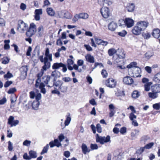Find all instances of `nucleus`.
<instances>
[{
  "mask_svg": "<svg viewBox=\"0 0 160 160\" xmlns=\"http://www.w3.org/2000/svg\"><path fill=\"white\" fill-rule=\"evenodd\" d=\"M45 57L44 58L43 55L40 56L39 58L42 62H44V65L42 66V69H41V72L37 75L38 78H40L44 73V70L46 71L49 69L51 66L50 62L52 61V54L49 53V50L48 48H47L45 54Z\"/></svg>",
  "mask_w": 160,
  "mask_h": 160,
  "instance_id": "obj_1",
  "label": "nucleus"
},
{
  "mask_svg": "<svg viewBox=\"0 0 160 160\" xmlns=\"http://www.w3.org/2000/svg\"><path fill=\"white\" fill-rule=\"evenodd\" d=\"M148 25V23L146 21L138 22L132 29V33L135 35H139L142 31L145 30Z\"/></svg>",
  "mask_w": 160,
  "mask_h": 160,
  "instance_id": "obj_2",
  "label": "nucleus"
},
{
  "mask_svg": "<svg viewBox=\"0 0 160 160\" xmlns=\"http://www.w3.org/2000/svg\"><path fill=\"white\" fill-rule=\"evenodd\" d=\"M96 141L99 142L101 144H103L105 143L110 142V136L108 135L106 137L104 136H100L98 134H96Z\"/></svg>",
  "mask_w": 160,
  "mask_h": 160,
  "instance_id": "obj_3",
  "label": "nucleus"
},
{
  "mask_svg": "<svg viewBox=\"0 0 160 160\" xmlns=\"http://www.w3.org/2000/svg\"><path fill=\"white\" fill-rule=\"evenodd\" d=\"M28 25L22 21L20 20L18 21L17 30L21 33H24L28 28Z\"/></svg>",
  "mask_w": 160,
  "mask_h": 160,
  "instance_id": "obj_4",
  "label": "nucleus"
},
{
  "mask_svg": "<svg viewBox=\"0 0 160 160\" xmlns=\"http://www.w3.org/2000/svg\"><path fill=\"white\" fill-rule=\"evenodd\" d=\"M36 31V26L34 23L30 24L29 28L26 32V35L28 37H32Z\"/></svg>",
  "mask_w": 160,
  "mask_h": 160,
  "instance_id": "obj_5",
  "label": "nucleus"
},
{
  "mask_svg": "<svg viewBox=\"0 0 160 160\" xmlns=\"http://www.w3.org/2000/svg\"><path fill=\"white\" fill-rule=\"evenodd\" d=\"M100 12L102 16L106 18H108L111 15L109 8L106 7H102L100 9Z\"/></svg>",
  "mask_w": 160,
  "mask_h": 160,
  "instance_id": "obj_6",
  "label": "nucleus"
},
{
  "mask_svg": "<svg viewBox=\"0 0 160 160\" xmlns=\"http://www.w3.org/2000/svg\"><path fill=\"white\" fill-rule=\"evenodd\" d=\"M116 84L117 81L116 80L112 78H108L106 81L105 82L106 86L111 88H115Z\"/></svg>",
  "mask_w": 160,
  "mask_h": 160,
  "instance_id": "obj_7",
  "label": "nucleus"
},
{
  "mask_svg": "<svg viewBox=\"0 0 160 160\" xmlns=\"http://www.w3.org/2000/svg\"><path fill=\"white\" fill-rule=\"evenodd\" d=\"M132 71V76L134 77H140L141 76L140 75L141 70L140 68L138 67H136L133 68Z\"/></svg>",
  "mask_w": 160,
  "mask_h": 160,
  "instance_id": "obj_8",
  "label": "nucleus"
},
{
  "mask_svg": "<svg viewBox=\"0 0 160 160\" xmlns=\"http://www.w3.org/2000/svg\"><path fill=\"white\" fill-rule=\"evenodd\" d=\"M59 14L61 15L60 17L62 18H65L67 19H70L72 18V15L70 13L64 10L61 11Z\"/></svg>",
  "mask_w": 160,
  "mask_h": 160,
  "instance_id": "obj_9",
  "label": "nucleus"
},
{
  "mask_svg": "<svg viewBox=\"0 0 160 160\" xmlns=\"http://www.w3.org/2000/svg\"><path fill=\"white\" fill-rule=\"evenodd\" d=\"M42 81L48 87H52L51 86V82L52 80H51V77L50 76H45L42 78Z\"/></svg>",
  "mask_w": 160,
  "mask_h": 160,
  "instance_id": "obj_10",
  "label": "nucleus"
},
{
  "mask_svg": "<svg viewBox=\"0 0 160 160\" xmlns=\"http://www.w3.org/2000/svg\"><path fill=\"white\" fill-rule=\"evenodd\" d=\"M123 82L126 84L131 85L133 83L134 80L130 77L127 76L123 78Z\"/></svg>",
  "mask_w": 160,
  "mask_h": 160,
  "instance_id": "obj_11",
  "label": "nucleus"
},
{
  "mask_svg": "<svg viewBox=\"0 0 160 160\" xmlns=\"http://www.w3.org/2000/svg\"><path fill=\"white\" fill-rule=\"evenodd\" d=\"M152 36L155 38L158 39L160 37V29L158 28H154L152 33Z\"/></svg>",
  "mask_w": 160,
  "mask_h": 160,
  "instance_id": "obj_12",
  "label": "nucleus"
},
{
  "mask_svg": "<svg viewBox=\"0 0 160 160\" xmlns=\"http://www.w3.org/2000/svg\"><path fill=\"white\" fill-rule=\"evenodd\" d=\"M116 53L118 56L120 58H125V53L123 49L118 48L117 50Z\"/></svg>",
  "mask_w": 160,
  "mask_h": 160,
  "instance_id": "obj_13",
  "label": "nucleus"
},
{
  "mask_svg": "<svg viewBox=\"0 0 160 160\" xmlns=\"http://www.w3.org/2000/svg\"><path fill=\"white\" fill-rule=\"evenodd\" d=\"M151 91L152 92L157 94L160 92V84L153 85L151 87Z\"/></svg>",
  "mask_w": 160,
  "mask_h": 160,
  "instance_id": "obj_14",
  "label": "nucleus"
},
{
  "mask_svg": "<svg viewBox=\"0 0 160 160\" xmlns=\"http://www.w3.org/2000/svg\"><path fill=\"white\" fill-rule=\"evenodd\" d=\"M134 21L132 19L130 18H127L125 19V25L127 27L130 28L133 26Z\"/></svg>",
  "mask_w": 160,
  "mask_h": 160,
  "instance_id": "obj_15",
  "label": "nucleus"
},
{
  "mask_svg": "<svg viewBox=\"0 0 160 160\" xmlns=\"http://www.w3.org/2000/svg\"><path fill=\"white\" fill-rule=\"evenodd\" d=\"M117 24L114 22H111L108 25L109 30L111 31H114L117 28Z\"/></svg>",
  "mask_w": 160,
  "mask_h": 160,
  "instance_id": "obj_16",
  "label": "nucleus"
},
{
  "mask_svg": "<svg viewBox=\"0 0 160 160\" xmlns=\"http://www.w3.org/2000/svg\"><path fill=\"white\" fill-rule=\"evenodd\" d=\"M85 58L86 61L90 63H93L95 62L94 57L90 54H87L85 56Z\"/></svg>",
  "mask_w": 160,
  "mask_h": 160,
  "instance_id": "obj_17",
  "label": "nucleus"
},
{
  "mask_svg": "<svg viewBox=\"0 0 160 160\" xmlns=\"http://www.w3.org/2000/svg\"><path fill=\"white\" fill-rule=\"evenodd\" d=\"M60 73L58 71L55 70L53 71L51 74V76L54 77L53 79H52L53 81H56V79L60 76Z\"/></svg>",
  "mask_w": 160,
  "mask_h": 160,
  "instance_id": "obj_18",
  "label": "nucleus"
},
{
  "mask_svg": "<svg viewBox=\"0 0 160 160\" xmlns=\"http://www.w3.org/2000/svg\"><path fill=\"white\" fill-rule=\"evenodd\" d=\"M54 81L52 80V82H51V86H52V87L55 86L57 87L60 88L62 84V81L60 80H58L55 82Z\"/></svg>",
  "mask_w": 160,
  "mask_h": 160,
  "instance_id": "obj_19",
  "label": "nucleus"
},
{
  "mask_svg": "<svg viewBox=\"0 0 160 160\" xmlns=\"http://www.w3.org/2000/svg\"><path fill=\"white\" fill-rule=\"evenodd\" d=\"M22 68L24 70V71L22 72L21 75H20V77L21 79L24 80L25 79L27 76V68L25 67H23Z\"/></svg>",
  "mask_w": 160,
  "mask_h": 160,
  "instance_id": "obj_20",
  "label": "nucleus"
},
{
  "mask_svg": "<svg viewBox=\"0 0 160 160\" xmlns=\"http://www.w3.org/2000/svg\"><path fill=\"white\" fill-rule=\"evenodd\" d=\"M81 148L82 152L85 154H86L88 152H89L90 151V150L88 148L86 145L84 143L82 144Z\"/></svg>",
  "mask_w": 160,
  "mask_h": 160,
  "instance_id": "obj_21",
  "label": "nucleus"
},
{
  "mask_svg": "<svg viewBox=\"0 0 160 160\" xmlns=\"http://www.w3.org/2000/svg\"><path fill=\"white\" fill-rule=\"evenodd\" d=\"M66 119L64 122L65 126L63 127L62 129H63L65 126H68L70 122L71 118L70 117V114L69 113H68V115L66 116Z\"/></svg>",
  "mask_w": 160,
  "mask_h": 160,
  "instance_id": "obj_22",
  "label": "nucleus"
},
{
  "mask_svg": "<svg viewBox=\"0 0 160 160\" xmlns=\"http://www.w3.org/2000/svg\"><path fill=\"white\" fill-rule=\"evenodd\" d=\"M135 6L133 3L128 4L126 7V9L129 12H133Z\"/></svg>",
  "mask_w": 160,
  "mask_h": 160,
  "instance_id": "obj_23",
  "label": "nucleus"
},
{
  "mask_svg": "<svg viewBox=\"0 0 160 160\" xmlns=\"http://www.w3.org/2000/svg\"><path fill=\"white\" fill-rule=\"evenodd\" d=\"M63 63H54L52 66V68L54 69H58L62 67Z\"/></svg>",
  "mask_w": 160,
  "mask_h": 160,
  "instance_id": "obj_24",
  "label": "nucleus"
},
{
  "mask_svg": "<svg viewBox=\"0 0 160 160\" xmlns=\"http://www.w3.org/2000/svg\"><path fill=\"white\" fill-rule=\"evenodd\" d=\"M47 12L48 14L51 16H53L55 14V11L51 8H48L47 9Z\"/></svg>",
  "mask_w": 160,
  "mask_h": 160,
  "instance_id": "obj_25",
  "label": "nucleus"
},
{
  "mask_svg": "<svg viewBox=\"0 0 160 160\" xmlns=\"http://www.w3.org/2000/svg\"><path fill=\"white\" fill-rule=\"evenodd\" d=\"M40 104L39 101H35L33 102L32 103V108L35 110H37Z\"/></svg>",
  "mask_w": 160,
  "mask_h": 160,
  "instance_id": "obj_26",
  "label": "nucleus"
},
{
  "mask_svg": "<svg viewBox=\"0 0 160 160\" xmlns=\"http://www.w3.org/2000/svg\"><path fill=\"white\" fill-rule=\"evenodd\" d=\"M45 84L43 82H41L39 85V88L41 90V92L45 94L46 92Z\"/></svg>",
  "mask_w": 160,
  "mask_h": 160,
  "instance_id": "obj_27",
  "label": "nucleus"
},
{
  "mask_svg": "<svg viewBox=\"0 0 160 160\" xmlns=\"http://www.w3.org/2000/svg\"><path fill=\"white\" fill-rule=\"evenodd\" d=\"M140 95L139 92L137 90L134 91L132 94V97L133 98H136Z\"/></svg>",
  "mask_w": 160,
  "mask_h": 160,
  "instance_id": "obj_28",
  "label": "nucleus"
},
{
  "mask_svg": "<svg viewBox=\"0 0 160 160\" xmlns=\"http://www.w3.org/2000/svg\"><path fill=\"white\" fill-rule=\"evenodd\" d=\"M148 95L149 97L152 99H155L158 97V94L152 92L148 93Z\"/></svg>",
  "mask_w": 160,
  "mask_h": 160,
  "instance_id": "obj_29",
  "label": "nucleus"
},
{
  "mask_svg": "<svg viewBox=\"0 0 160 160\" xmlns=\"http://www.w3.org/2000/svg\"><path fill=\"white\" fill-rule=\"evenodd\" d=\"M137 63L136 62H132L130 63L129 65L127 66V68L129 69H131L132 70V69L136 67V66L137 65Z\"/></svg>",
  "mask_w": 160,
  "mask_h": 160,
  "instance_id": "obj_30",
  "label": "nucleus"
},
{
  "mask_svg": "<svg viewBox=\"0 0 160 160\" xmlns=\"http://www.w3.org/2000/svg\"><path fill=\"white\" fill-rule=\"evenodd\" d=\"M152 84V82H149L145 83L144 85L145 90L146 91H148L150 89V86Z\"/></svg>",
  "mask_w": 160,
  "mask_h": 160,
  "instance_id": "obj_31",
  "label": "nucleus"
},
{
  "mask_svg": "<svg viewBox=\"0 0 160 160\" xmlns=\"http://www.w3.org/2000/svg\"><path fill=\"white\" fill-rule=\"evenodd\" d=\"M10 59L8 57H4L2 59V63L4 64H8L9 62Z\"/></svg>",
  "mask_w": 160,
  "mask_h": 160,
  "instance_id": "obj_32",
  "label": "nucleus"
},
{
  "mask_svg": "<svg viewBox=\"0 0 160 160\" xmlns=\"http://www.w3.org/2000/svg\"><path fill=\"white\" fill-rule=\"evenodd\" d=\"M153 80L156 82H160V72L155 75L153 78Z\"/></svg>",
  "mask_w": 160,
  "mask_h": 160,
  "instance_id": "obj_33",
  "label": "nucleus"
},
{
  "mask_svg": "<svg viewBox=\"0 0 160 160\" xmlns=\"http://www.w3.org/2000/svg\"><path fill=\"white\" fill-rule=\"evenodd\" d=\"M49 148V145L47 144L44 147L42 151L41 152V155H43L47 152Z\"/></svg>",
  "mask_w": 160,
  "mask_h": 160,
  "instance_id": "obj_34",
  "label": "nucleus"
},
{
  "mask_svg": "<svg viewBox=\"0 0 160 160\" xmlns=\"http://www.w3.org/2000/svg\"><path fill=\"white\" fill-rule=\"evenodd\" d=\"M9 40H5L4 42L5 43L4 45V48L5 49L7 50L9 49L10 48V46L9 43L10 42Z\"/></svg>",
  "mask_w": 160,
  "mask_h": 160,
  "instance_id": "obj_35",
  "label": "nucleus"
},
{
  "mask_svg": "<svg viewBox=\"0 0 160 160\" xmlns=\"http://www.w3.org/2000/svg\"><path fill=\"white\" fill-rule=\"evenodd\" d=\"M142 35L145 39H148L151 37L150 33L148 32H143Z\"/></svg>",
  "mask_w": 160,
  "mask_h": 160,
  "instance_id": "obj_36",
  "label": "nucleus"
},
{
  "mask_svg": "<svg viewBox=\"0 0 160 160\" xmlns=\"http://www.w3.org/2000/svg\"><path fill=\"white\" fill-rule=\"evenodd\" d=\"M29 154L30 157L31 158V159L32 158H35L37 157L36 153L35 152L31 151H29Z\"/></svg>",
  "mask_w": 160,
  "mask_h": 160,
  "instance_id": "obj_37",
  "label": "nucleus"
},
{
  "mask_svg": "<svg viewBox=\"0 0 160 160\" xmlns=\"http://www.w3.org/2000/svg\"><path fill=\"white\" fill-rule=\"evenodd\" d=\"M78 15L80 18L86 19L88 18V15L86 13H81Z\"/></svg>",
  "mask_w": 160,
  "mask_h": 160,
  "instance_id": "obj_38",
  "label": "nucleus"
},
{
  "mask_svg": "<svg viewBox=\"0 0 160 160\" xmlns=\"http://www.w3.org/2000/svg\"><path fill=\"white\" fill-rule=\"evenodd\" d=\"M153 55V52L150 51H149L147 52L145 55V57L148 59L150 58Z\"/></svg>",
  "mask_w": 160,
  "mask_h": 160,
  "instance_id": "obj_39",
  "label": "nucleus"
},
{
  "mask_svg": "<svg viewBox=\"0 0 160 160\" xmlns=\"http://www.w3.org/2000/svg\"><path fill=\"white\" fill-rule=\"evenodd\" d=\"M117 51L114 48H111L109 49L108 51V54L110 56H112L114 54L116 53Z\"/></svg>",
  "mask_w": 160,
  "mask_h": 160,
  "instance_id": "obj_40",
  "label": "nucleus"
},
{
  "mask_svg": "<svg viewBox=\"0 0 160 160\" xmlns=\"http://www.w3.org/2000/svg\"><path fill=\"white\" fill-rule=\"evenodd\" d=\"M43 28L42 26H41L38 28V33L40 36H41L43 33Z\"/></svg>",
  "mask_w": 160,
  "mask_h": 160,
  "instance_id": "obj_41",
  "label": "nucleus"
},
{
  "mask_svg": "<svg viewBox=\"0 0 160 160\" xmlns=\"http://www.w3.org/2000/svg\"><path fill=\"white\" fill-rule=\"evenodd\" d=\"M31 141L29 140H26L23 142V146L29 147L30 145Z\"/></svg>",
  "mask_w": 160,
  "mask_h": 160,
  "instance_id": "obj_42",
  "label": "nucleus"
},
{
  "mask_svg": "<svg viewBox=\"0 0 160 160\" xmlns=\"http://www.w3.org/2000/svg\"><path fill=\"white\" fill-rule=\"evenodd\" d=\"M118 25L119 26H122L125 25V20L120 19L118 21Z\"/></svg>",
  "mask_w": 160,
  "mask_h": 160,
  "instance_id": "obj_43",
  "label": "nucleus"
},
{
  "mask_svg": "<svg viewBox=\"0 0 160 160\" xmlns=\"http://www.w3.org/2000/svg\"><path fill=\"white\" fill-rule=\"evenodd\" d=\"M61 92H65L67 91L68 89V87L66 85L61 86L60 87Z\"/></svg>",
  "mask_w": 160,
  "mask_h": 160,
  "instance_id": "obj_44",
  "label": "nucleus"
},
{
  "mask_svg": "<svg viewBox=\"0 0 160 160\" xmlns=\"http://www.w3.org/2000/svg\"><path fill=\"white\" fill-rule=\"evenodd\" d=\"M10 100L11 103H14L17 100L16 96L15 95H12L11 97Z\"/></svg>",
  "mask_w": 160,
  "mask_h": 160,
  "instance_id": "obj_45",
  "label": "nucleus"
},
{
  "mask_svg": "<svg viewBox=\"0 0 160 160\" xmlns=\"http://www.w3.org/2000/svg\"><path fill=\"white\" fill-rule=\"evenodd\" d=\"M73 69L76 70H77L79 72H81L82 71V69L81 68H79V67L78 65L74 64L73 66Z\"/></svg>",
  "mask_w": 160,
  "mask_h": 160,
  "instance_id": "obj_46",
  "label": "nucleus"
},
{
  "mask_svg": "<svg viewBox=\"0 0 160 160\" xmlns=\"http://www.w3.org/2000/svg\"><path fill=\"white\" fill-rule=\"evenodd\" d=\"M126 34L127 32L124 30L118 32V34L121 37H124Z\"/></svg>",
  "mask_w": 160,
  "mask_h": 160,
  "instance_id": "obj_47",
  "label": "nucleus"
},
{
  "mask_svg": "<svg viewBox=\"0 0 160 160\" xmlns=\"http://www.w3.org/2000/svg\"><path fill=\"white\" fill-rule=\"evenodd\" d=\"M154 145V143L152 142L146 144L145 147L146 149H149L151 148Z\"/></svg>",
  "mask_w": 160,
  "mask_h": 160,
  "instance_id": "obj_48",
  "label": "nucleus"
},
{
  "mask_svg": "<svg viewBox=\"0 0 160 160\" xmlns=\"http://www.w3.org/2000/svg\"><path fill=\"white\" fill-rule=\"evenodd\" d=\"M42 13V9H37L35 11V14L41 15Z\"/></svg>",
  "mask_w": 160,
  "mask_h": 160,
  "instance_id": "obj_49",
  "label": "nucleus"
},
{
  "mask_svg": "<svg viewBox=\"0 0 160 160\" xmlns=\"http://www.w3.org/2000/svg\"><path fill=\"white\" fill-rule=\"evenodd\" d=\"M54 142L56 146L58 147H59L62 145L61 143L59 142L58 140L57 139H54Z\"/></svg>",
  "mask_w": 160,
  "mask_h": 160,
  "instance_id": "obj_50",
  "label": "nucleus"
},
{
  "mask_svg": "<svg viewBox=\"0 0 160 160\" xmlns=\"http://www.w3.org/2000/svg\"><path fill=\"white\" fill-rule=\"evenodd\" d=\"M14 117L12 116H10L9 118L8 119V124L11 125L12 122L14 121Z\"/></svg>",
  "mask_w": 160,
  "mask_h": 160,
  "instance_id": "obj_51",
  "label": "nucleus"
},
{
  "mask_svg": "<svg viewBox=\"0 0 160 160\" xmlns=\"http://www.w3.org/2000/svg\"><path fill=\"white\" fill-rule=\"evenodd\" d=\"M101 74L102 75L103 77L104 78H106L108 75L106 71L104 69L102 70Z\"/></svg>",
  "mask_w": 160,
  "mask_h": 160,
  "instance_id": "obj_52",
  "label": "nucleus"
},
{
  "mask_svg": "<svg viewBox=\"0 0 160 160\" xmlns=\"http://www.w3.org/2000/svg\"><path fill=\"white\" fill-rule=\"evenodd\" d=\"M13 75L9 72H8L7 74H5L4 76V78H10L13 77Z\"/></svg>",
  "mask_w": 160,
  "mask_h": 160,
  "instance_id": "obj_53",
  "label": "nucleus"
},
{
  "mask_svg": "<svg viewBox=\"0 0 160 160\" xmlns=\"http://www.w3.org/2000/svg\"><path fill=\"white\" fill-rule=\"evenodd\" d=\"M104 3L107 4L108 5H110L112 3V0H102Z\"/></svg>",
  "mask_w": 160,
  "mask_h": 160,
  "instance_id": "obj_54",
  "label": "nucleus"
},
{
  "mask_svg": "<svg viewBox=\"0 0 160 160\" xmlns=\"http://www.w3.org/2000/svg\"><path fill=\"white\" fill-rule=\"evenodd\" d=\"M96 128L97 131L98 133H101L102 132V128L100 124L98 123L97 125Z\"/></svg>",
  "mask_w": 160,
  "mask_h": 160,
  "instance_id": "obj_55",
  "label": "nucleus"
},
{
  "mask_svg": "<svg viewBox=\"0 0 160 160\" xmlns=\"http://www.w3.org/2000/svg\"><path fill=\"white\" fill-rule=\"evenodd\" d=\"M62 80L65 82H68L72 81L71 78L69 77L63 78Z\"/></svg>",
  "mask_w": 160,
  "mask_h": 160,
  "instance_id": "obj_56",
  "label": "nucleus"
},
{
  "mask_svg": "<svg viewBox=\"0 0 160 160\" xmlns=\"http://www.w3.org/2000/svg\"><path fill=\"white\" fill-rule=\"evenodd\" d=\"M153 107L157 110H158L160 109V105L159 103H156L153 105Z\"/></svg>",
  "mask_w": 160,
  "mask_h": 160,
  "instance_id": "obj_57",
  "label": "nucleus"
},
{
  "mask_svg": "<svg viewBox=\"0 0 160 160\" xmlns=\"http://www.w3.org/2000/svg\"><path fill=\"white\" fill-rule=\"evenodd\" d=\"M145 148L144 147L141 148L137 150V152L138 154H141L143 152Z\"/></svg>",
  "mask_w": 160,
  "mask_h": 160,
  "instance_id": "obj_58",
  "label": "nucleus"
},
{
  "mask_svg": "<svg viewBox=\"0 0 160 160\" xmlns=\"http://www.w3.org/2000/svg\"><path fill=\"white\" fill-rule=\"evenodd\" d=\"M90 148L92 150L97 149L98 148V147L96 144H91L90 145Z\"/></svg>",
  "mask_w": 160,
  "mask_h": 160,
  "instance_id": "obj_59",
  "label": "nucleus"
},
{
  "mask_svg": "<svg viewBox=\"0 0 160 160\" xmlns=\"http://www.w3.org/2000/svg\"><path fill=\"white\" fill-rule=\"evenodd\" d=\"M129 118L131 120H133L134 119L136 118V116L132 112L130 114Z\"/></svg>",
  "mask_w": 160,
  "mask_h": 160,
  "instance_id": "obj_60",
  "label": "nucleus"
},
{
  "mask_svg": "<svg viewBox=\"0 0 160 160\" xmlns=\"http://www.w3.org/2000/svg\"><path fill=\"white\" fill-rule=\"evenodd\" d=\"M16 91V89L15 88H10L8 92L9 94H12L14 92Z\"/></svg>",
  "mask_w": 160,
  "mask_h": 160,
  "instance_id": "obj_61",
  "label": "nucleus"
},
{
  "mask_svg": "<svg viewBox=\"0 0 160 160\" xmlns=\"http://www.w3.org/2000/svg\"><path fill=\"white\" fill-rule=\"evenodd\" d=\"M32 50V48L31 47H29L28 49L27 50L26 55L28 56H30L31 55V52Z\"/></svg>",
  "mask_w": 160,
  "mask_h": 160,
  "instance_id": "obj_62",
  "label": "nucleus"
},
{
  "mask_svg": "<svg viewBox=\"0 0 160 160\" xmlns=\"http://www.w3.org/2000/svg\"><path fill=\"white\" fill-rule=\"evenodd\" d=\"M79 16L78 14H76L75 15L74 18H73L72 20L73 22H76L79 19Z\"/></svg>",
  "mask_w": 160,
  "mask_h": 160,
  "instance_id": "obj_63",
  "label": "nucleus"
},
{
  "mask_svg": "<svg viewBox=\"0 0 160 160\" xmlns=\"http://www.w3.org/2000/svg\"><path fill=\"white\" fill-rule=\"evenodd\" d=\"M12 81H8L4 84V86L5 88L9 87L10 85L12 84Z\"/></svg>",
  "mask_w": 160,
  "mask_h": 160,
  "instance_id": "obj_64",
  "label": "nucleus"
}]
</instances>
